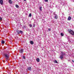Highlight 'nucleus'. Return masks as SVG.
<instances>
[{
  "mask_svg": "<svg viewBox=\"0 0 74 74\" xmlns=\"http://www.w3.org/2000/svg\"><path fill=\"white\" fill-rule=\"evenodd\" d=\"M66 56V54L64 52H63L62 51L61 52V55L60 56V59H63V56Z\"/></svg>",
  "mask_w": 74,
  "mask_h": 74,
  "instance_id": "obj_1",
  "label": "nucleus"
},
{
  "mask_svg": "<svg viewBox=\"0 0 74 74\" xmlns=\"http://www.w3.org/2000/svg\"><path fill=\"white\" fill-rule=\"evenodd\" d=\"M68 31L70 33V34H71L73 36L74 35V32L71 29H68Z\"/></svg>",
  "mask_w": 74,
  "mask_h": 74,
  "instance_id": "obj_2",
  "label": "nucleus"
},
{
  "mask_svg": "<svg viewBox=\"0 0 74 74\" xmlns=\"http://www.w3.org/2000/svg\"><path fill=\"white\" fill-rule=\"evenodd\" d=\"M5 58L7 60H8V58H9V56L8 55L6 54L5 55Z\"/></svg>",
  "mask_w": 74,
  "mask_h": 74,
  "instance_id": "obj_3",
  "label": "nucleus"
},
{
  "mask_svg": "<svg viewBox=\"0 0 74 74\" xmlns=\"http://www.w3.org/2000/svg\"><path fill=\"white\" fill-rule=\"evenodd\" d=\"M19 51H20V53H23V49H20Z\"/></svg>",
  "mask_w": 74,
  "mask_h": 74,
  "instance_id": "obj_4",
  "label": "nucleus"
},
{
  "mask_svg": "<svg viewBox=\"0 0 74 74\" xmlns=\"http://www.w3.org/2000/svg\"><path fill=\"white\" fill-rule=\"evenodd\" d=\"M0 4L1 5H3V0H0Z\"/></svg>",
  "mask_w": 74,
  "mask_h": 74,
  "instance_id": "obj_5",
  "label": "nucleus"
},
{
  "mask_svg": "<svg viewBox=\"0 0 74 74\" xmlns=\"http://www.w3.org/2000/svg\"><path fill=\"white\" fill-rule=\"evenodd\" d=\"M30 43L32 45H33V44H34V42H33V41L31 40L30 41Z\"/></svg>",
  "mask_w": 74,
  "mask_h": 74,
  "instance_id": "obj_6",
  "label": "nucleus"
},
{
  "mask_svg": "<svg viewBox=\"0 0 74 74\" xmlns=\"http://www.w3.org/2000/svg\"><path fill=\"white\" fill-rule=\"evenodd\" d=\"M71 17H70V16H69L68 17V19L69 21H70L71 20Z\"/></svg>",
  "mask_w": 74,
  "mask_h": 74,
  "instance_id": "obj_7",
  "label": "nucleus"
},
{
  "mask_svg": "<svg viewBox=\"0 0 74 74\" xmlns=\"http://www.w3.org/2000/svg\"><path fill=\"white\" fill-rule=\"evenodd\" d=\"M9 2L10 4H12V3L11 0H9Z\"/></svg>",
  "mask_w": 74,
  "mask_h": 74,
  "instance_id": "obj_8",
  "label": "nucleus"
},
{
  "mask_svg": "<svg viewBox=\"0 0 74 74\" xmlns=\"http://www.w3.org/2000/svg\"><path fill=\"white\" fill-rule=\"evenodd\" d=\"M28 70L29 71H31V70H32V69L31 68V67H29L27 68Z\"/></svg>",
  "mask_w": 74,
  "mask_h": 74,
  "instance_id": "obj_9",
  "label": "nucleus"
},
{
  "mask_svg": "<svg viewBox=\"0 0 74 74\" xmlns=\"http://www.w3.org/2000/svg\"><path fill=\"white\" fill-rule=\"evenodd\" d=\"M55 18L56 19H58V16H57V15H55Z\"/></svg>",
  "mask_w": 74,
  "mask_h": 74,
  "instance_id": "obj_10",
  "label": "nucleus"
},
{
  "mask_svg": "<svg viewBox=\"0 0 74 74\" xmlns=\"http://www.w3.org/2000/svg\"><path fill=\"white\" fill-rule=\"evenodd\" d=\"M36 60L37 62H40V59L38 58H37L36 59Z\"/></svg>",
  "mask_w": 74,
  "mask_h": 74,
  "instance_id": "obj_11",
  "label": "nucleus"
},
{
  "mask_svg": "<svg viewBox=\"0 0 74 74\" xmlns=\"http://www.w3.org/2000/svg\"><path fill=\"white\" fill-rule=\"evenodd\" d=\"M1 43L2 44H4V43H5V42L4 40H2L1 41Z\"/></svg>",
  "mask_w": 74,
  "mask_h": 74,
  "instance_id": "obj_12",
  "label": "nucleus"
},
{
  "mask_svg": "<svg viewBox=\"0 0 74 74\" xmlns=\"http://www.w3.org/2000/svg\"><path fill=\"white\" fill-rule=\"evenodd\" d=\"M39 9L40 11H42V7L41 6L39 8Z\"/></svg>",
  "mask_w": 74,
  "mask_h": 74,
  "instance_id": "obj_13",
  "label": "nucleus"
},
{
  "mask_svg": "<svg viewBox=\"0 0 74 74\" xmlns=\"http://www.w3.org/2000/svg\"><path fill=\"white\" fill-rule=\"evenodd\" d=\"M61 36H64V34L63 33H61Z\"/></svg>",
  "mask_w": 74,
  "mask_h": 74,
  "instance_id": "obj_14",
  "label": "nucleus"
},
{
  "mask_svg": "<svg viewBox=\"0 0 74 74\" xmlns=\"http://www.w3.org/2000/svg\"><path fill=\"white\" fill-rule=\"evenodd\" d=\"M31 16H32V14L30 13L29 15V17H31Z\"/></svg>",
  "mask_w": 74,
  "mask_h": 74,
  "instance_id": "obj_15",
  "label": "nucleus"
},
{
  "mask_svg": "<svg viewBox=\"0 0 74 74\" xmlns=\"http://www.w3.org/2000/svg\"><path fill=\"white\" fill-rule=\"evenodd\" d=\"M54 63H58V61L56 60H55L54 62Z\"/></svg>",
  "mask_w": 74,
  "mask_h": 74,
  "instance_id": "obj_16",
  "label": "nucleus"
},
{
  "mask_svg": "<svg viewBox=\"0 0 74 74\" xmlns=\"http://www.w3.org/2000/svg\"><path fill=\"white\" fill-rule=\"evenodd\" d=\"M16 7L17 8H19V6H18V5H16Z\"/></svg>",
  "mask_w": 74,
  "mask_h": 74,
  "instance_id": "obj_17",
  "label": "nucleus"
},
{
  "mask_svg": "<svg viewBox=\"0 0 74 74\" xmlns=\"http://www.w3.org/2000/svg\"><path fill=\"white\" fill-rule=\"evenodd\" d=\"M20 33H21V34H22L23 33V32L22 31H20Z\"/></svg>",
  "mask_w": 74,
  "mask_h": 74,
  "instance_id": "obj_18",
  "label": "nucleus"
},
{
  "mask_svg": "<svg viewBox=\"0 0 74 74\" xmlns=\"http://www.w3.org/2000/svg\"><path fill=\"white\" fill-rule=\"evenodd\" d=\"M16 33H18V34H20V32H19L18 31H16Z\"/></svg>",
  "mask_w": 74,
  "mask_h": 74,
  "instance_id": "obj_19",
  "label": "nucleus"
},
{
  "mask_svg": "<svg viewBox=\"0 0 74 74\" xmlns=\"http://www.w3.org/2000/svg\"><path fill=\"white\" fill-rule=\"evenodd\" d=\"M29 26L30 27H32V24H30L29 25Z\"/></svg>",
  "mask_w": 74,
  "mask_h": 74,
  "instance_id": "obj_20",
  "label": "nucleus"
},
{
  "mask_svg": "<svg viewBox=\"0 0 74 74\" xmlns=\"http://www.w3.org/2000/svg\"><path fill=\"white\" fill-rule=\"evenodd\" d=\"M23 28L25 29V28H26V26H24L23 27Z\"/></svg>",
  "mask_w": 74,
  "mask_h": 74,
  "instance_id": "obj_21",
  "label": "nucleus"
},
{
  "mask_svg": "<svg viewBox=\"0 0 74 74\" xmlns=\"http://www.w3.org/2000/svg\"><path fill=\"white\" fill-rule=\"evenodd\" d=\"M49 31H51V29L50 28H49L48 29Z\"/></svg>",
  "mask_w": 74,
  "mask_h": 74,
  "instance_id": "obj_22",
  "label": "nucleus"
},
{
  "mask_svg": "<svg viewBox=\"0 0 74 74\" xmlns=\"http://www.w3.org/2000/svg\"><path fill=\"white\" fill-rule=\"evenodd\" d=\"M1 20H2V18L0 17V21H1Z\"/></svg>",
  "mask_w": 74,
  "mask_h": 74,
  "instance_id": "obj_23",
  "label": "nucleus"
},
{
  "mask_svg": "<svg viewBox=\"0 0 74 74\" xmlns=\"http://www.w3.org/2000/svg\"><path fill=\"white\" fill-rule=\"evenodd\" d=\"M46 2H48V0H45Z\"/></svg>",
  "mask_w": 74,
  "mask_h": 74,
  "instance_id": "obj_24",
  "label": "nucleus"
},
{
  "mask_svg": "<svg viewBox=\"0 0 74 74\" xmlns=\"http://www.w3.org/2000/svg\"><path fill=\"white\" fill-rule=\"evenodd\" d=\"M23 58L25 59V56H24L23 57Z\"/></svg>",
  "mask_w": 74,
  "mask_h": 74,
  "instance_id": "obj_25",
  "label": "nucleus"
},
{
  "mask_svg": "<svg viewBox=\"0 0 74 74\" xmlns=\"http://www.w3.org/2000/svg\"><path fill=\"white\" fill-rule=\"evenodd\" d=\"M35 25H33V27H35Z\"/></svg>",
  "mask_w": 74,
  "mask_h": 74,
  "instance_id": "obj_26",
  "label": "nucleus"
},
{
  "mask_svg": "<svg viewBox=\"0 0 74 74\" xmlns=\"http://www.w3.org/2000/svg\"><path fill=\"white\" fill-rule=\"evenodd\" d=\"M72 62H73V63H74V61L73 60H72Z\"/></svg>",
  "mask_w": 74,
  "mask_h": 74,
  "instance_id": "obj_27",
  "label": "nucleus"
},
{
  "mask_svg": "<svg viewBox=\"0 0 74 74\" xmlns=\"http://www.w3.org/2000/svg\"><path fill=\"white\" fill-rule=\"evenodd\" d=\"M24 0V1H26V0Z\"/></svg>",
  "mask_w": 74,
  "mask_h": 74,
  "instance_id": "obj_28",
  "label": "nucleus"
}]
</instances>
